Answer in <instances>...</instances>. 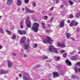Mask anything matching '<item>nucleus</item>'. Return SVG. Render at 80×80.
Returning <instances> with one entry per match:
<instances>
[{"instance_id": "nucleus-38", "label": "nucleus", "mask_w": 80, "mask_h": 80, "mask_svg": "<svg viewBox=\"0 0 80 80\" xmlns=\"http://www.w3.org/2000/svg\"><path fill=\"white\" fill-rule=\"evenodd\" d=\"M47 58H48V57H47V56H44L43 58H42V59L43 60L44 59H47Z\"/></svg>"}, {"instance_id": "nucleus-33", "label": "nucleus", "mask_w": 80, "mask_h": 80, "mask_svg": "<svg viewBox=\"0 0 80 80\" xmlns=\"http://www.w3.org/2000/svg\"><path fill=\"white\" fill-rule=\"evenodd\" d=\"M60 60V57H57L56 59V61H58V60Z\"/></svg>"}, {"instance_id": "nucleus-47", "label": "nucleus", "mask_w": 80, "mask_h": 80, "mask_svg": "<svg viewBox=\"0 0 80 80\" xmlns=\"http://www.w3.org/2000/svg\"><path fill=\"white\" fill-rule=\"evenodd\" d=\"M12 54L13 56H16V55H17V54H16V53H15L14 52H13Z\"/></svg>"}, {"instance_id": "nucleus-48", "label": "nucleus", "mask_w": 80, "mask_h": 80, "mask_svg": "<svg viewBox=\"0 0 80 80\" xmlns=\"http://www.w3.org/2000/svg\"><path fill=\"white\" fill-rule=\"evenodd\" d=\"M37 67H41V65H40V64H38L37 66Z\"/></svg>"}, {"instance_id": "nucleus-32", "label": "nucleus", "mask_w": 80, "mask_h": 80, "mask_svg": "<svg viewBox=\"0 0 80 80\" xmlns=\"http://www.w3.org/2000/svg\"><path fill=\"white\" fill-rule=\"evenodd\" d=\"M80 16V14L78 13L76 15V17L77 18L79 17Z\"/></svg>"}, {"instance_id": "nucleus-13", "label": "nucleus", "mask_w": 80, "mask_h": 80, "mask_svg": "<svg viewBox=\"0 0 80 80\" xmlns=\"http://www.w3.org/2000/svg\"><path fill=\"white\" fill-rule=\"evenodd\" d=\"M22 4V1L21 0H17V4L18 6H20Z\"/></svg>"}, {"instance_id": "nucleus-35", "label": "nucleus", "mask_w": 80, "mask_h": 80, "mask_svg": "<svg viewBox=\"0 0 80 80\" xmlns=\"http://www.w3.org/2000/svg\"><path fill=\"white\" fill-rule=\"evenodd\" d=\"M77 59V57L73 56L72 57V60H76Z\"/></svg>"}, {"instance_id": "nucleus-50", "label": "nucleus", "mask_w": 80, "mask_h": 80, "mask_svg": "<svg viewBox=\"0 0 80 80\" xmlns=\"http://www.w3.org/2000/svg\"><path fill=\"white\" fill-rule=\"evenodd\" d=\"M71 39L72 40H74L75 41V39L73 38H71Z\"/></svg>"}, {"instance_id": "nucleus-15", "label": "nucleus", "mask_w": 80, "mask_h": 80, "mask_svg": "<svg viewBox=\"0 0 80 80\" xmlns=\"http://www.w3.org/2000/svg\"><path fill=\"white\" fill-rule=\"evenodd\" d=\"M64 25H65V22H64V20H63L60 23V27L62 28L64 27Z\"/></svg>"}, {"instance_id": "nucleus-2", "label": "nucleus", "mask_w": 80, "mask_h": 80, "mask_svg": "<svg viewBox=\"0 0 80 80\" xmlns=\"http://www.w3.org/2000/svg\"><path fill=\"white\" fill-rule=\"evenodd\" d=\"M49 50L51 52H54L56 53H58V50H57V49L55 48L53 46H49Z\"/></svg>"}, {"instance_id": "nucleus-4", "label": "nucleus", "mask_w": 80, "mask_h": 80, "mask_svg": "<svg viewBox=\"0 0 80 80\" xmlns=\"http://www.w3.org/2000/svg\"><path fill=\"white\" fill-rule=\"evenodd\" d=\"M23 48L24 50H28L29 48V44L27 42H25L23 43Z\"/></svg>"}, {"instance_id": "nucleus-24", "label": "nucleus", "mask_w": 80, "mask_h": 80, "mask_svg": "<svg viewBox=\"0 0 80 80\" xmlns=\"http://www.w3.org/2000/svg\"><path fill=\"white\" fill-rule=\"evenodd\" d=\"M12 39H15L16 38V35L15 34H14L13 35L12 37Z\"/></svg>"}, {"instance_id": "nucleus-8", "label": "nucleus", "mask_w": 80, "mask_h": 80, "mask_svg": "<svg viewBox=\"0 0 80 80\" xmlns=\"http://www.w3.org/2000/svg\"><path fill=\"white\" fill-rule=\"evenodd\" d=\"M8 72L7 71H5L3 69L0 70V74H5V73H8Z\"/></svg>"}, {"instance_id": "nucleus-28", "label": "nucleus", "mask_w": 80, "mask_h": 80, "mask_svg": "<svg viewBox=\"0 0 80 80\" xmlns=\"http://www.w3.org/2000/svg\"><path fill=\"white\" fill-rule=\"evenodd\" d=\"M59 72V74L60 75H64V73L62 72V71H60Z\"/></svg>"}, {"instance_id": "nucleus-60", "label": "nucleus", "mask_w": 80, "mask_h": 80, "mask_svg": "<svg viewBox=\"0 0 80 80\" xmlns=\"http://www.w3.org/2000/svg\"><path fill=\"white\" fill-rule=\"evenodd\" d=\"M2 48V46L0 45V49H1Z\"/></svg>"}, {"instance_id": "nucleus-1", "label": "nucleus", "mask_w": 80, "mask_h": 80, "mask_svg": "<svg viewBox=\"0 0 80 80\" xmlns=\"http://www.w3.org/2000/svg\"><path fill=\"white\" fill-rule=\"evenodd\" d=\"M38 27H39V24L35 22L33 24L32 28L31 29L33 31L37 32L38 30Z\"/></svg>"}, {"instance_id": "nucleus-11", "label": "nucleus", "mask_w": 80, "mask_h": 80, "mask_svg": "<svg viewBox=\"0 0 80 80\" xmlns=\"http://www.w3.org/2000/svg\"><path fill=\"white\" fill-rule=\"evenodd\" d=\"M13 65V63L12 62L10 61H8V67H10L11 68L12 67Z\"/></svg>"}, {"instance_id": "nucleus-18", "label": "nucleus", "mask_w": 80, "mask_h": 80, "mask_svg": "<svg viewBox=\"0 0 80 80\" xmlns=\"http://www.w3.org/2000/svg\"><path fill=\"white\" fill-rule=\"evenodd\" d=\"M73 23L74 26H77V25H78V23L75 22V20H73Z\"/></svg>"}, {"instance_id": "nucleus-58", "label": "nucleus", "mask_w": 80, "mask_h": 80, "mask_svg": "<svg viewBox=\"0 0 80 80\" xmlns=\"http://www.w3.org/2000/svg\"><path fill=\"white\" fill-rule=\"evenodd\" d=\"M19 77H22V75H21V74H19Z\"/></svg>"}, {"instance_id": "nucleus-56", "label": "nucleus", "mask_w": 80, "mask_h": 80, "mask_svg": "<svg viewBox=\"0 0 80 80\" xmlns=\"http://www.w3.org/2000/svg\"><path fill=\"white\" fill-rule=\"evenodd\" d=\"M24 57H27V55H24Z\"/></svg>"}, {"instance_id": "nucleus-23", "label": "nucleus", "mask_w": 80, "mask_h": 80, "mask_svg": "<svg viewBox=\"0 0 80 80\" xmlns=\"http://www.w3.org/2000/svg\"><path fill=\"white\" fill-rule=\"evenodd\" d=\"M30 17H29V16H28L27 17V18L25 20V22H26L27 21V22L29 21V20H30Z\"/></svg>"}, {"instance_id": "nucleus-31", "label": "nucleus", "mask_w": 80, "mask_h": 80, "mask_svg": "<svg viewBox=\"0 0 80 80\" xmlns=\"http://www.w3.org/2000/svg\"><path fill=\"white\" fill-rule=\"evenodd\" d=\"M73 17V14H71L69 15V18H72Z\"/></svg>"}, {"instance_id": "nucleus-36", "label": "nucleus", "mask_w": 80, "mask_h": 80, "mask_svg": "<svg viewBox=\"0 0 80 80\" xmlns=\"http://www.w3.org/2000/svg\"><path fill=\"white\" fill-rule=\"evenodd\" d=\"M44 20H47L48 19V16H45L43 17Z\"/></svg>"}, {"instance_id": "nucleus-9", "label": "nucleus", "mask_w": 80, "mask_h": 80, "mask_svg": "<svg viewBox=\"0 0 80 80\" xmlns=\"http://www.w3.org/2000/svg\"><path fill=\"white\" fill-rule=\"evenodd\" d=\"M25 10L26 11V12H28V13H34V11L30 10L28 9V8H26Z\"/></svg>"}, {"instance_id": "nucleus-20", "label": "nucleus", "mask_w": 80, "mask_h": 80, "mask_svg": "<svg viewBox=\"0 0 80 80\" xmlns=\"http://www.w3.org/2000/svg\"><path fill=\"white\" fill-rule=\"evenodd\" d=\"M70 34L68 33H66V37H67V38L68 39L70 37Z\"/></svg>"}, {"instance_id": "nucleus-22", "label": "nucleus", "mask_w": 80, "mask_h": 80, "mask_svg": "<svg viewBox=\"0 0 80 80\" xmlns=\"http://www.w3.org/2000/svg\"><path fill=\"white\" fill-rule=\"evenodd\" d=\"M69 25L70 27H73V26H74L73 20L72 21L71 23L69 24Z\"/></svg>"}, {"instance_id": "nucleus-44", "label": "nucleus", "mask_w": 80, "mask_h": 80, "mask_svg": "<svg viewBox=\"0 0 80 80\" xmlns=\"http://www.w3.org/2000/svg\"><path fill=\"white\" fill-rule=\"evenodd\" d=\"M45 32L47 33H50L51 31H50V30H46Z\"/></svg>"}, {"instance_id": "nucleus-43", "label": "nucleus", "mask_w": 80, "mask_h": 80, "mask_svg": "<svg viewBox=\"0 0 80 80\" xmlns=\"http://www.w3.org/2000/svg\"><path fill=\"white\" fill-rule=\"evenodd\" d=\"M60 53H65V51L63 50H62L61 52H60Z\"/></svg>"}, {"instance_id": "nucleus-17", "label": "nucleus", "mask_w": 80, "mask_h": 80, "mask_svg": "<svg viewBox=\"0 0 80 80\" xmlns=\"http://www.w3.org/2000/svg\"><path fill=\"white\" fill-rule=\"evenodd\" d=\"M41 24L43 28H44V29H45V23L43 22H42L41 23Z\"/></svg>"}, {"instance_id": "nucleus-45", "label": "nucleus", "mask_w": 80, "mask_h": 80, "mask_svg": "<svg viewBox=\"0 0 80 80\" xmlns=\"http://www.w3.org/2000/svg\"><path fill=\"white\" fill-rule=\"evenodd\" d=\"M54 8V7H52L50 8V10H51V11H52V10H53Z\"/></svg>"}, {"instance_id": "nucleus-59", "label": "nucleus", "mask_w": 80, "mask_h": 80, "mask_svg": "<svg viewBox=\"0 0 80 80\" xmlns=\"http://www.w3.org/2000/svg\"><path fill=\"white\" fill-rule=\"evenodd\" d=\"M21 52H23V49H21Z\"/></svg>"}, {"instance_id": "nucleus-5", "label": "nucleus", "mask_w": 80, "mask_h": 80, "mask_svg": "<svg viewBox=\"0 0 80 80\" xmlns=\"http://www.w3.org/2000/svg\"><path fill=\"white\" fill-rule=\"evenodd\" d=\"M26 26L28 28H31L32 27V22L30 21H26L25 22Z\"/></svg>"}, {"instance_id": "nucleus-49", "label": "nucleus", "mask_w": 80, "mask_h": 80, "mask_svg": "<svg viewBox=\"0 0 80 80\" xmlns=\"http://www.w3.org/2000/svg\"><path fill=\"white\" fill-rule=\"evenodd\" d=\"M75 51H74L72 52H70V54H71V55H72V54H73V53H75Z\"/></svg>"}, {"instance_id": "nucleus-3", "label": "nucleus", "mask_w": 80, "mask_h": 80, "mask_svg": "<svg viewBox=\"0 0 80 80\" xmlns=\"http://www.w3.org/2000/svg\"><path fill=\"white\" fill-rule=\"evenodd\" d=\"M52 42V40L51 39V38L49 37H47V38L44 40V43H50L51 42Z\"/></svg>"}, {"instance_id": "nucleus-37", "label": "nucleus", "mask_w": 80, "mask_h": 80, "mask_svg": "<svg viewBox=\"0 0 80 80\" xmlns=\"http://www.w3.org/2000/svg\"><path fill=\"white\" fill-rule=\"evenodd\" d=\"M74 69L75 70L76 72H77V71L78 70V68L77 67H75L74 68Z\"/></svg>"}, {"instance_id": "nucleus-16", "label": "nucleus", "mask_w": 80, "mask_h": 80, "mask_svg": "<svg viewBox=\"0 0 80 80\" xmlns=\"http://www.w3.org/2000/svg\"><path fill=\"white\" fill-rule=\"evenodd\" d=\"M58 47H65V45L64 44H61L59 43H58Z\"/></svg>"}, {"instance_id": "nucleus-51", "label": "nucleus", "mask_w": 80, "mask_h": 80, "mask_svg": "<svg viewBox=\"0 0 80 80\" xmlns=\"http://www.w3.org/2000/svg\"><path fill=\"white\" fill-rule=\"evenodd\" d=\"M51 26V25L50 24H48V27H50V26Z\"/></svg>"}, {"instance_id": "nucleus-64", "label": "nucleus", "mask_w": 80, "mask_h": 80, "mask_svg": "<svg viewBox=\"0 0 80 80\" xmlns=\"http://www.w3.org/2000/svg\"><path fill=\"white\" fill-rule=\"evenodd\" d=\"M78 80H80V77H78Z\"/></svg>"}, {"instance_id": "nucleus-40", "label": "nucleus", "mask_w": 80, "mask_h": 80, "mask_svg": "<svg viewBox=\"0 0 80 80\" xmlns=\"http://www.w3.org/2000/svg\"><path fill=\"white\" fill-rule=\"evenodd\" d=\"M71 78L72 79H74V78H75V75H72Z\"/></svg>"}, {"instance_id": "nucleus-27", "label": "nucleus", "mask_w": 80, "mask_h": 80, "mask_svg": "<svg viewBox=\"0 0 80 80\" xmlns=\"http://www.w3.org/2000/svg\"><path fill=\"white\" fill-rule=\"evenodd\" d=\"M6 32H7V33L8 35H11V33L10 31H8V30H6Z\"/></svg>"}, {"instance_id": "nucleus-29", "label": "nucleus", "mask_w": 80, "mask_h": 80, "mask_svg": "<svg viewBox=\"0 0 80 80\" xmlns=\"http://www.w3.org/2000/svg\"><path fill=\"white\" fill-rule=\"evenodd\" d=\"M57 68L58 69H60L61 68H62V65H58L57 67Z\"/></svg>"}, {"instance_id": "nucleus-53", "label": "nucleus", "mask_w": 80, "mask_h": 80, "mask_svg": "<svg viewBox=\"0 0 80 80\" xmlns=\"http://www.w3.org/2000/svg\"><path fill=\"white\" fill-rule=\"evenodd\" d=\"M53 17H52L51 18V21H53Z\"/></svg>"}, {"instance_id": "nucleus-42", "label": "nucleus", "mask_w": 80, "mask_h": 80, "mask_svg": "<svg viewBox=\"0 0 80 80\" xmlns=\"http://www.w3.org/2000/svg\"><path fill=\"white\" fill-rule=\"evenodd\" d=\"M24 2L26 3H28L29 2V0H25Z\"/></svg>"}, {"instance_id": "nucleus-12", "label": "nucleus", "mask_w": 80, "mask_h": 80, "mask_svg": "<svg viewBox=\"0 0 80 80\" xmlns=\"http://www.w3.org/2000/svg\"><path fill=\"white\" fill-rule=\"evenodd\" d=\"M7 3L8 5H10L13 3V0H8L7 1Z\"/></svg>"}, {"instance_id": "nucleus-54", "label": "nucleus", "mask_w": 80, "mask_h": 80, "mask_svg": "<svg viewBox=\"0 0 80 80\" xmlns=\"http://www.w3.org/2000/svg\"><path fill=\"white\" fill-rule=\"evenodd\" d=\"M56 0L57 3H58V2H59V0Z\"/></svg>"}, {"instance_id": "nucleus-30", "label": "nucleus", "mask_w": 80, "mask_h": 80, "mask_svg": "<svg viewBox=\"0 0 80 80\" xmlns=\"http://www.w3.org/2000/svg\"><path fill=\"white\" fill-rule=\"evenodd\" d=\"M76 65H78V66L80 67V62L76 63Z\"/></svg>"}, {"instance_id": "nucleus-61", "label": "nucleus", "mask_w": 80, "mask_h": 80, "mask_svg": "<svg viewBox=\"0 0 80 80\" xmlns=\"http://www.w3.org/2000/svg\"><path fill=\"white\" fill-rule=\"evenodd\" d=\"M47 62H51V60H48V61H47Z\"/></svg>"}, {"instance_id": "nucleus-25", "label": "nucleus", "mask_w": 80, "mask_h": 80, "mask_svg": "<svg viewBox=\"0 0 80 80\" xmlns=\"http://www.w3.org/2000/svg\"><path fill=\"white\" fill-rule=\"evenodd\" d=\"M69 2L70 3V4L71 5H73V3H74V2H72L71 0H69Z\"/></svg>"}, {"instance_id": "nucleus-52", "label": "nucleus", "mask_w": 80, "mask_h": 80, "mask_svg": "<svg viewBox=\"0 0 80 80\" xmlns=\"http://www.w3.org/2000/svg\"><path fill=\"white\" fill-rule=\"evenodd\" d=\"M80 30V29H78L77 30V32H79Z\"/></svg>"}, {"instance_id": "nucleus-21", "label": "nucleus", "mask_w": 80, "mask_h": 80, "mask_svg": "<svg viewBox=\"0 0 80 80\" xmlns=\"http://www.w3.org/2000/svg\"><path fill=\"white\" fill-rule=\"evenodd\" d=\"M23 78L24 80H29L30 78H27L26 77V76H23Z\"/></svg>"}, {"instance_id": "nucleus-19", "label": "nucleus", "mask_w": 80, "mask_h": 80, "mask_svg": "<svg viewBox=\"0 0 80 80\" xmlns=\"http://www.w3.org/2000/svg\"><path fill=\"white\" fill-rule=\"evenodd\" d=\"M20 27L22 28H23V21H22L20 23Z\"/></svg>"}, {"instance_id": "nucleus-10", "label": "nucleus", "mask_w": 80, "mask_h": 80, "mask_svg": "<svg viewBox=\"0 0 80 80\" xmlns=\"http://www.w3.org/2000/svg\"><path fill=\"white\" fill-rule=\"evenodd\" d=\"M26 40V38L25 37H22L20 40V42H21V43H24L25 42V40Z\"/></svg>"}, {"instance_id": "nucleus-34", "label": "nucleus", "mask_w": 80, "mask_h": 80, "mask_svg": "<svg viewBox=\"0 0 80 80\" xmlns=\"http://www.w3.org/2000/svg\"><path fill=\"white\" fill-rule=\"evenodd\" d=\"M63 55V57H64V58H66L67 57V53H65L64 54H63L62 55Z\"/></svg>"}, {"instance_id": "nucleus-55", "label": "nucleus", "mask_w": 80, "mask_h": 80, "mask_svg": "<svg viewBox=\"0 0 80 80\" xmlns=\"http://www.w3.org/2000/svg\"><path fill=\"white\" fill-rule=\"evenodd\" d=\"M63 5H62L61 6V8H63Z\"/></svg>"}, {"instance_id": "nucleus-26", "label": "nucleus", "mask_w": 80, "mask_h": 80, "mask_svg": "<svg viewBox=\"0 0 80 80\" xmlns=\"http://www.w3.org/2000/svg\"><path fill=\"white\" fill-rule=\"evenodd\" d=\"M0 32H1V33L4 34V31H3L2 28H0Z\"/></svg>"}, {"instance_id": "nucleus-57", "label": "nucleus", "mask_w": 80, "mask_h": 80, "mask_svg": "<svg viewBox=\"0 0 80 80\" xmlns=\"http://www.w3.org/2000/svg\"><path fill=\"white\" fill-rule=\"evenodd\" d=\"M68 23H70V20H68Z\"/></svg>"}, {"instance_id": "nucleus-62", "label": "nucleus", "mask_w": 80, "mask_h": 80, "mask_svg": "<svg viewBox=\"0 0 80 80\" xmlns=\"http://www.w3.org/2000/svg\"><path fill=\"white\" fill-rule=\"evenodd\" d=\"M49 15L50 16V15H52V13H50L49 14Z\"/></svg>"}, {"instance_id": "nucleus-14", "label": "nucleus", "mask_w": 80, "mask_h": 80, "mask_svg": "<svg viewBox=\"0 0 80 80\" xmlns=\"http://www.w3.org/2000/svg\"><path fill=\"white\" fill-rule=\"evenodd\" d=\"M66 63L68 66H71L72 65V63L68 59H67L66 61Z\"/></svg>"}, {"instance_id": "nucleus-41", "label": "nucleus", "mask_w": 80, "mask_h": 80, "mask_svg": "<svg viewBox=\"0 0 80 80\" xmlns=\"http://www.w3.org/2000/svg\"><path fill=\"white\" fill-rule=\"evenodd\" d=\"M79 72H80V68L78 69V70L76 72L77 73H78Z\"/></svg>"}, {"instance_id": "nucleus-39", "label": "nucleus", "mask_w": 80, "mask_h": 80, "mask_svg": "<svg viewBox=\"0 0 80 80\" xmlns=\"http://www.w3.org/2000/svg\"><path fill=\"white\" fill-rule=\"evenodd\" d=\"M37 46H38V45L36 43L33 45V47L34 48H37Z\"/></svg>"}, {"instance_id": "nucleus-46", "label": "nucleus", "mask_w": 80, "mask_h": 80, "mask_svg": "<svg viewBox=\"0 0 80 80\" xmlns=\"http://www.w3.org/2000/svg\"><path fill=\"white\" fill-rule=\"evenodd\" d=\"M32 5L33 7H35L36 5L35 4V2H33L32 3Z\"/></svg>"}, {"instance_id": "nucleus-63", "label": "nucleus", "mask_w": 80, "mask_h": 80, "mask_svg": "<svg viewBox=\"0 0 80 80\" xmlns=\"http://www.w3.org/2000/svg\"><path fill=\"white\" fill-rule=\"evenodd\" d=\"M25 10V9L24 8H23L22 9V10L23 11V10Z\"/></svg>"}, {"instance_id": "nucleus-7", "label": "nucleus", "mask_w": 80, "mask_h": 80, "mask_svg": "<svg viewBox=\"0 0 80 80\" xmlns=\"http://www.w3.org/2000/svg\"><path fill=\"white\" fill-rule=\"evenodd\" d=\"M59 74L58 72H53V78H55L56 77H58Z\"/></svg>"}, {"instance_id": "nucleus-6", "label": "nucleus", "mask_w": 80, "mask_h": 80, "mask_svg": "<svg viewBox=\"0 0 80 80\" xmlns=\"http://www.w3.org/2000/svg\"><path fill=\"white\" fill-rule=\"evenodd\" d=\"M18 32L20 35H22V34L25 35L26 34V32L25 31L18 30Z\"/></svg>"}]
</instances>
